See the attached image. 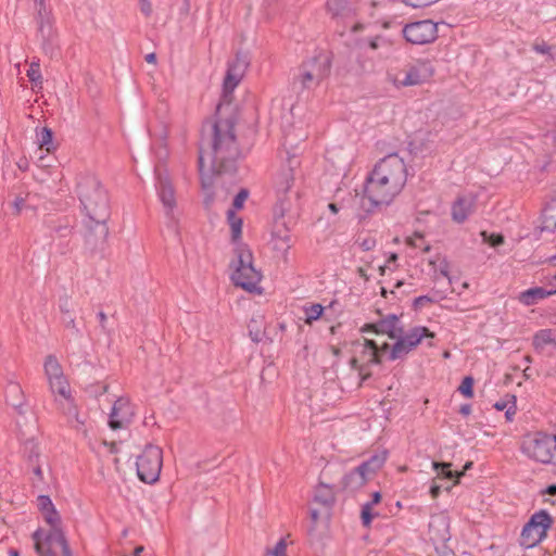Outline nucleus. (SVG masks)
<instances>
[{"mask_svg": "<svg viewBox=\"0 0 556 556\" xmlns=\"http://www.w3.org/2000/svg\"><path fill=\"white\" fill-rule=\"evenodd\" d=\"M287 542L285 539L279 540L273 549H267L266 555L270 556H287Z\"/></svg>", "mask_w": 556, "mask_h": 556, "instance_id": "58836bf2", "label": "nucleus"}, {"mask_svg": "<svg viewBox=\"0 0 556 556\" xmlns=\"http://www.w3.org/2000/svg\"><path fill=\"white\" fill-rule=\"evenodd\" d=\"M441 493V485L437 484L435 481H433L431 488H430V494L432 498H437Z\"/></svg>", "mask_w": 556, "mask_h": 556, "instance_id": "6e6d98bb", "label": "nucleus"}, {"mask_svg": "<svg viewBox=\"0 0 556 556\" xmlns=\"http://www.w3.org/2000/svg\"><path fill=\"white\" fill-rule=\"evenodd\" d=\"M38 507L41 510V513H46L54 508L51 500L48 496L40 495L38 497Z\"/></svg>", "mask_w": 556, "mask_h": 556, "instance_id": "a18cd8bd", "label": "nucleus"}, {"mask_svg": "<svg viewBox=\"0 0 556 556\" xmlns=\"http://www.w3.org/2000/svg\"><path fill=\"white\" fill-rule=\"evenodd\" d=\"M439 0H403V2L407 5H410L413 8H425L429 7Z\"/></svg>", "mask_w": 556, "mask_h": 556, "instance_id": "49530a36", "label": "nucleus"}, {"mask_svg": "<svg viewBox=\"0 0 556 556\" xmlns=\"http://www.w3.org/2000/svg\"><path fill=\"white\" fill-rule=\"evenodd\" d=\"M314 502L319 504L324 508V517L329 520L330 519V510L336 502V495L333 489L320 482L315 490Z\"/></svg>", "mask_w": 556, "mask_h": 556, "instance_id": "412c9836", "label": "nucleus"}, {"mask_svg": "<svg viewBox=\"0 0 556 556\" xmlns=\"http://www.w3.org/2000/svg\"><path fill=\"white\" fill-rule=\"evenodd\" d=\"M43 367L48 381L52 379H59L60 377L64 376L63 368L54 355H48L46 357Z\"/></svg>", "mask_w": 556, "mask_h": 556, "instance_id": "cd10ccee", "label": "nucleus"}, {"mask_svg": "<svg viewBox=\"0 0 556 556\" xmlns=\"http://www.w3.org/2000/svg\"><path fill=\"white\" fill-rule=\"evenodd\" d=\"M230 267L232 268L231 280L235 286L249 292L258 290L262 276L253 266V256L249 249L238 247L235 250V260Z\"/></svg>", "mask_w": 556, "mask_h": 556, "instance_id": "39448f33", "label": "nucleus"}, {"mask_svg": "<svg viewBox=\"0 0 556 556\" xmlns=\"http://www.w3.org/2000/svg\"><path fill=\"white\" fill-rule=\"evenodd\" d=\"M328 208L330 210L331 213L333 214H337L339 212V208H338V205L336 203H330L328 205Z\"/></svg>", "mask_w": 556, "mask_h": 556, "instance_id": "69168bd1", "label": "nucleus"}, {"mask_svg": "<svg viewBox=\"0 0 556 556\" xmlns=\"http://www.w3.org/2000/svg\"><path fill=\"white\" fill-rule=\"evenodd\" d=\"M362 331L387 334L390 339L397 340L404 333V328L400 325L399 317L395 314H390L377 323L364 325Z\"/></svg>", "mask_w": 556, "mask_h": 556, "instance_id": "dca6fc26", "label": "nucleus"}, {"mask_svg": "<svg viewBox=\"0 0 556 556\" xmlns=\"http://www.w3.org/2000/svg\"><path fill=\"white\" fill-rule=\"evenodd\" d=\"M547 493L551 494V495H555L556 494V485H551L547 488Z\"/></svg>", "mask_w": 556, "mask_h": 556, "instance_id": "774afa93", "label": "nucleus"}, {"mask_svg": "<svg viewBox=\"0 0 556 556\" xmlns=\"http://www.w3.org/2000/svg\"><path fill=\"white\" fill-rule=\"evenodd\" d=\"M388 453L382 451L372 455L367 462L356 467L353 471L344 477V488L357 489L364 485L379 469L382 468L387 460Z\"/></svg>", "mask_w": 556, "mask_h": 556, "instance_id": "f8f14e48", "label": "nucleus"}, {"mask_svg": "<svg viewBox=\"0 0 556 556\" xmlns=\"http://www.w3.org/2000/svg\"><path fill=\"white\" fill-rule=\"evenodd\" d=\"M33 540L35 541V549L40 556H56V547H60L63 556H73L65 534L60 527L50 529L45 541L41 539V531L37 530L33 534Z\"/></svg>", "mask_w": 556, "mask_h": 556, "instance_id": "9b49d317", "label": "nucleus"}, {"mask_svg": "<svg viewBox=\"0 0 556 556\" xmlns=\"http://www.w3.org/2000/svg\"><path fill=\"white\" fill-rule=\"evenodd\" d=\"M451 463L433 462V468L438 471L439 478L453 479L456 478L454 484L458 483V479L464 476V471H452Z\"/></svg>", "mask_w": 556, "mask_h": 556, "instance_id": "c756f323", "label": "nucleus"}, {"mask_svg": "<svg viewBox=\"0 0 556 556\" xmlns=\"http://www.w3.org/2000/svg\"><path fill=\"white\" fill-rule=\"evenodd\" d=\"M43 518H45L46 522L48 525H50L51 529L60 527V523H61L60 516L54 508H52L49 511L43 513Z\"/></svg>", "mask_w": 556, "mask_h": 556, "instance_id": "4c0bfd02", "label": "nucleus"}, {"mask_svg": "<svg viewBox=\"0 0 556 556\" xmlns=\"http://www.w3.org/2000/svg\"><path fill=\"white\" fill-rule=\"evenodd\" d=\"M357 273H358L359 277H362L365 281L369 280V277L364 267H358Z\"/></svg>", "mask_w": 556, "mask_h": 556, "instance_id": "e2e57ef3", "label": "nucleus"}, {"mask_svg": "<svg viewBox=\"0 0 556 556\" xmlns=\"http://www.w3.org/2000/svg\"><path fill=\"white\" fill-rule=\"evenodd\" d=\"M228 222L231 228V237L232 240H237L241 236L242 231V219L236 215V213L232 210H229L227 212Z\"/></svg>", "mask_w": 556, "mask_h": 556, "instance_id": "2f4dec72", "label": "nucleus"}, {"mask_svg": "<svg viewBox=\"0 0 556 556\" xmlns=\"http://www.w3.org/2000/svg\"><path fill=\"white\" fill-rule=\"evenodd\" d=\"M359 245L364 251H370L376 247V239L372 237H366L362 239Z\"/></svg>", "mask_w": 556, "mask_h": 556, "instance_id": "09e8293b", "label": "nucleus"}, {"mask_svg": "<svg viewBox=\"0 0 556 556\" xmlns=\"http://www.w3.org/2000/svg\"><path fill=\"white\" fill-rule=\"evenodd\" d=\"M39 149H46L47 152H50L52 149V130L48 127L42 128L40 134Z\"/></svg>", "mask_w": 556, "mask_h": 556, "instance_id": "f704fd0d", "label": "nucleus"}, {"mask_svg": "<svg viewBox=\"0 0 556 556\" xmlns=\"http://www.w3.org/2000/svg\"><path fill=\"white\" fill-rule=\"evenodd\" d=\"M433 73L430 62L418 61L396 73L388 72V80L397 88L416 86L429 80Z\"/></svg>", "mask_w": 556, "mask_h": 556, "instance_id": "1a4fd4ad", "label": "nucleus"}, {"mask_svg": "<svg viewBox=\"0 0 556 556\" xmlns=\"http://www.w3.org/2000/svg\"><path fill=\"white\" fill-rule=\"evenodd\" d=\"M369 47H370L372 50L378 49V40H377V38L371 39V40L369 41Z\"/></svg>", "mask_w": 556, "mask_h": 556, "instance_id": "338daca9", "label": "nucleus"}, {"mask_svg": "<svg viewBox=\"0 0 556 556\" xmlns=\"http://www.w3.org/2000/svg\"><path fill=\"white\" fill-rule=\"evenodd\" d=\"M60 405L64 414L67 416L70 422L73 425V427L78 431L83 430L85 420L80 419L77 407L72 396L68 400H63L62 402H60Z\"/></svg>", "mask_w": 556, "mask_h": 556, "instance_id": "393cba45", "label": "nucleus"}, {"mask_svg": "<svg viewBox=\"0 0 556 556\" xmlns=\"http://www.w3.org/2000/svg\"><path fill=\"white\" fill-rule=\"evenodd\" d=\"M380 501H381V494H380V492H375V493L372 494V500H371V502H369V503L371 504V507H372L374 505H376V504L380 503Z\"/></svg>", "mask_w": 556, "mask_h": 556, "instance_id": "052dcab7", "label": "nucleus"}, {"mask_svg": "<svg viewBox=\"0 0 556 556\" xmlns=\"http://www.w3.org/2000/svg\"><path fill=\"white\" fill-rule=\"evenodd\" d=\"M63 320H64L65 327L67 329L73 330L75 333L79 332L78 327L76 325L75 317L73 316V314L64 315Z\"/></svg>", "mask_w": 556, "mask_h": 556, "instance_id": "de8ad7c7", "label": "nucleus"}, {"mask_svg": "<svg viewBox=\"0 0 556 556\" xmlns=\"http://www.w3.org/2000/svg\"><path fill=\"white\" fill-rule=\"evenodd\" d=\"M140 11L146 15L150 16L152 14V5L149 0H139Z\"/></svg>", "mask_w": 556, "mask_h": 556, "instance_id": "3c124183", "label": "nucleus"}, {"mask_svg": "<svg viewBox=\"0 0 556 556\" xmlns=\"http://www.w3.org/2000/svg\"><path fill=\"white\" fill-rule=\"evenodd\" d=\"M48 382L52 393L59 394L63 400H68L71 397L70 384L65 376H62L59 379L49 380Z\"/></svg>", "mask_w": 556, "mask_h": 556, "instance_id": "c85d7f7f", "label": "nucleus"}, {"mask_svg": "<svg viewBox=\"0 0 556 556\" xmlns=\"http://www.w3.org/2000/svg\"><path fill=\"white\" fill-rule=\"evenodd\" d=\"M36 197V194H31L29 192H26L24 194H17L13 202L10 204L12 214L14 216L20 215L23 211H36V204L33 203L30 200L31 198Z\"/></svg>", "mask_w": 556, "mask_h": 556, "instance_id": "b1692460", "label": "nucleus"}, {"mask_svg": "<svg viewBox=\"0 0 556 556\" xmlns=\"http://www.w3.org/2000/svg\"><path fill=\"white\" fill-rule=\"evenodd\" d=\"M532 344L538 352H543L546 346L556 349V332L552 329H542L533 336Z\"/></svg>", "mask_w": 556, "mask_h": 556, "instance_id": "5701e85b", "label": "nucleus"}, {"mask_svg": "<svg viewBox=\"0 0 556 556\" xmlns=\"http://www.w3.org/2000/svg\"><path fill=\"white\" fill-rule=\"evenodd\" d=\"M355 369L358 371L362 382L367 380L371 375L370 371L366 370V366L358 365V368H355Z\"/></svg>", "mask_w": 556, "mask_h": 556, "instance_id": "864d4df0", "label": "nucleus"}, {"mask_svg": "<svg viewBox=\"0 0 556 556\" xmlns=\"http://www.w3.org/2000/svg\"><path fill=\"white\" fill-rule=\"evenodd\" d=\"M547 285L551 287V289L547 290V292H552V294H555L556 293V274L549 278Z\"/></svg>", "mask_w": 556, "mask_h": 556, "instance_id": "4d7b16f0", "label": "nucleus"}, {"mask_svg": "<svg viewBox=\"0 0 556 556\" xmlns=\"http://www.w3.org/2000/svg\"><path fill=\"white\" fill-rule=\"evenodd\" d=\"M159 197L166 210V215L173 217L176 206L175 189L167 174L157 170Z\"/></svg>", "mask_w": 556, "mask_h": 556, "instance_id": "f3484780", "label": "nucleus"}, {"mask_svg": "<svg viewBox=\"0 0 556 556\" xmlns=\"http://www.w3.org/2000/svg\"><path fill=\"white\" fill-rule=\"evenodd\" d=\"M132 415L129 401L124 397H119L115 401L112 412L110 414L109 425L113 430L122 429L127 422H129Z\"/></svg>", "mask_w": 556, "mask_h": 556, "instance_id": "aec40b11", "label": "nucleus"}, {"mask_svg": "<svg viewBox=\"0 0 556 556\" xmlns=\"http://www.w3.org/2000/svg\"><path fill=\"white\" fill-rule=\"evenodd\" d=\"M542 230L556 231V201L544 211Z\"/></svg>", "mask_w": 556, "mask_h": 556, "instance_id": "7c9ffc66", "label": "nucleus"}, {"mask_svg": "<svg viewBox=\"0 0 556 556\" xmlns=\"http://www.w3.org/2000/svg\"><path fill=\"white\" fill-rule=\"evenodd\" d=\"M163 465V451L156 445L149 444L137 457L138 478L146 483H154L159 480Z\"/></svg>", "mask_w": 556, "mask_h": 556, "instance_id": "6e6552de", "label": "nucleus"}, {"mask_svg": "<svg viewBox=\"0 0 556 556\" xmlns=\"http://www.w3.org/2000/svg\"><path fill=\"white\" fill-rule=\"evenodd\" d=\"M248 62L244 58L237 56L236 60L229 65L224 79V97L227 98L238 86L242 79Z\"/></svg>", "mask_w": 556, "mask_h": 556, "instance_id": "a211bd4d", "label": "nucleus"}, {"mask_svg": "<svg viewBox=\"0 0 556 556\" xmlns=\"http://www.w3.org/2000/svg\"><path fill=\"white\" fill-rule=\"evenodd\" d=\"M248 62L244 58L237 56L236 60L229 65L224 79V97L227 98L238 86L242 79Z\"/></svg>", "mask_w": 556, "mask_h": 556, "instance_id": "6ab92c4d", "label": "nucleus"}, {"mask_svg": "<svg viewBox=\"0 0 556 556\" xmlns=\"http://www.w3.org/2000/svg\"><path fill=\"white\" fill-rule=\"evenodd\" d=\"M494 407L497 409V410H504L507 408V403L505 401H498L494 404Z\"/></svg>", "mask_w": 556, "mask_h": 556, "instance_id": "680f3d73", "label": "nucleus"}, {"mask_svg": "<svg viewBox=\"0 0 556 556\" xmlns=\"http://www.w3.org/2000/svg\"><path fill=\"white\" fill-rule=\"evenodd\" d=\"M59 308L61 313L64 315L73 314V305L71 298L68 295H64L59 300Z\"/></svg>", "mask_w": 556, "mask_h": 556, "instance_id": "a19ab883", "label": "nucleus"}, {"mask_svg": "<svg viewBox=\"0 0 556 556\" xmlns=\"http://www.w3.org/2000/svg\"><path fill=\"white\" fill-rule=\"evenodd\" d=\"M299 166L298 157L289 156L287 164L279 169L274 180L276 193L275 216L281 219L299 208L302 197Z\"/></svg>", "mask_w": 556, "mask_h": 556, "instance_id": "20e7f679", "label": "nucleus"}, {"mask_svg": "<svg viewBox=\"0 0 556 556\" xmlns=\"http://www.w3.org/2000/svg\"><path fill=\"white\" fill-rule=\"evenodd\" d=\"M35 8H36V11H37V20H38L39 29L42 30L45 24L49 22V13L46 10V5L45 4L42 7L41 5H37Z\"/></svg>", "mask_w": 556, "mask_h": 556, "instance_id": "ea45409f", "label": "nucleus"}, {"mask_svg": "<svg viewBox=\"0 0 556 556\" xmlns=\"http://www.w3.org/2000/svg\"><path fill=\"white\" fill-rule=\"evenodd\" d=\"M475 198L472 195L458 197L452 206V218L456 223H463L472 213Z\"/></svg>", "mask_w": 556, "mask_h": 556, "instance_id": "4be33fe9", "label": "nucleus"}, {"mask_svg": "<svg viewBox=\"0 0 556 556\" xmlns=\"http://www.w3.org/2000/svg\"><path fill=\"white\" fill-rule=\"evenodd\" d=\"M459 392L470 399L473 396V378L470 377V376H467L463 379L459 388H458Z\"/></svg>", "mask_w": 556, "mask_h": 556, "instance_id": "c9c22d12", "label": "nucleus"}, {"mask_svg": "<svg viewBox=\"0 0 556 556\" xmlns=\"http://www.w3.org/2000/svg\"><path fill=\"white\" fill-rule=\"evenodd\" d=\"M249 197V191L247 189H241L238 194L233 199V202H232V206L236 208V210H240L242 208L245 200L248 199Z\"/></svg>", "mask_w": 556, "mask_h": 556, "instance_id": "37998d69", "label": "nucleus"}, {"mask_svg": "<svg viewBox=\"0 0 556 556\" xmlns=\"http://www.w3.org/2000/svg\"><path fill=\"white\" fill-rule=\"evenodd\" d=\"M553 525V518L545 510H540L531 516L520 534V545L526 548L536 546L545 536Z\"/></svg>", "mask_w": 556, "mask_h": 556, "instance_id": "9d476101", "label": "nucleus"}, {"mask_svg": "<svg viewBox=\"0 0 556 556\" xmlns=\"http://www.w3.org/2000/svg\"><path fill=\"white\" fill-rule=\"evenodd\" d=\"M324 307L320 304H313L305 309V323L311 325L314 320L318 319L323 314Z\"/></svg>", "mask_w": 556, "mask_h": 556, "instance_id": "72a5a7b5", "label": "nucleus"}, {"mask_svg": "<svg viewBox=\"0 0 556 556\" xmlns=\"http://www.w3.org/2000/svg\"><path fill=\"white\" fill-rule=\"evenodd\" d=\"M356 346L361 348L359 355L351 358V367L358 368V365L367 366L380 363V353L389 349L388 343H383L378 348L374 340L364 339V341L356 342Z\"/></svg>", "mask_w": 556, "mask_h": 556, "instance_id": "2eb2a0df", "label": "nucleus"}, {"mask_svg": "<svg viewBox=\"0 0 556 556\" xmlns=\"http://www.w3.org/2000/svg\"><path fill=\"white\" fill-rule=\"evenodd\" d=\"M330 60L327 55L319 54L302 64L294 84H300L302 89H314L329 75Z\"/></svg>", "mask_w": 556, "mask_h": 556, "instance_id": "0eeeda50", "label": "nucleus"}, {"mask_svg": "<svg viewBox=\"0 0 556 556\" xmlns=\"http://www.w3.org/2000/svg\"><path fill=\"white\" fill-rule=\"evenodd\" d=\"M515 402L513 403V406L508 407L506 409L505 416L507 420H511L513 416L515 415Z\"/></svg>", "mask_w": 556, "mask_h": 556, "instance_id": "13d9d810", "label": "nucleus"}, {"mask_svg": "<svg viewBox=\"0 0 556 556\" xmlns=\"http://www.w3.org/2000/svg\"><path fill=\"white\" fill-rule=\"evenodd\" d=\"M440 274L448 279V282L451 283V278L448 276V264L447 262L443 261L439 267Z\"/></svg>", "mask_w": 556, "mask_h": 556, "instance_id": "5fc2aeb1", "label": "nucleus"}, {"mask_svg": "<svg viewBox=\"0 0 556 556\" xmlns=\"http://www.w3.org/2000/svg\"><path fill=\"white\" fill-rule=\"evenodd\" d=\"M278 218L276 217V229L274 230V248L287 252L291 248V236L288 229H279Z\"/></svg>", "mask_w": 556, "mask_h": 556, "instance_id": "a878e982", "label": "nucleus"}, {"mask_svg": "<svg viewBox=\"0 0 556 556\" xmlns=\"http://www.w3.org/2000/svg\"><path fill=\"white\" fill-rule=\"evenodd\" d=\"M75 191L83 207L87 231L89 235L105 240L109 235L108 222L111 216L106 190L97 176L91 173H81L77 176Z\"/></svg>", "mask_w": 556, "mask_h": 556, "instance_id": "7ed1b4c3", "label": "nucleus"}, {"mask_svg": "<svg viewBox=\"0 0 556 556\" xmlns=\"http://www.w3.org/2000/svg\"><path fill=\"white\" fill-rule=\"evenodd\" d=\"M459 413L465 416L469 415L471 413V406L469 404L462 405Z\"/></svg>", "mask_w": 556, "mask_h": 556, "instance_id": "bf43d9fd", "label": "nucleus"}, {"mask_svg": "<svg viewBox=\"0 0 556 556\" xmlns=\"http://www.w3.org/2000/svg\"><path fill=\"white\" fill-rule=\"evenodd\" d=\"M422 338H434V333L426 327H416L408 333H403L392 346L390 358L395 361L407 354L421 342Z\"/></svg>", "mask_w": 556, "mask_h": 556, "instance_id": "4468645a", "label": "nucleus"}, {"mask_svg": "<svg viewBox=\"0 0 556 556\" xmlns=\"http://www.w3.org/2000/svg\"><path fill=\"white\" fill-rule=\"evenodd\" d=\"M146 61L148 63L154 64L156 62V54L155 53H149L146 55Z\"/></svg>", "mask_w": 556, "mask_h": 556, "instance_id": "0e129e2a", "label": "nucleus"}, {"mask_svg": "<svg viewBox=\"0 0 556 556\" xmlns=\"http://www.w3.org/2000/svg\"><path fill=\"white\" fill-rule=\"evenodd\" d=\"M237 154L233 123L230 119L215 121L210 124L208 130L204 128L199 151V170L202 188L206 191V206L213 202V193L210 190L215 179L232 169Z\"/></svg>", "mask_w": 556, "mask_h": 556, "instance_id": "f257e3e1", "label": "nucleus"}, {"mask_svg": "<svg viewBox=\"0 0 556 556\" xmlns=\"http://www.w3.org/2000/svg\"><path fill=\"white\" fill-rule=\"evenodd\" d=\"M324 508L321 507V509H312L311 510V519H312V522L313 525L315 526L319 519H325L327 520L325 517H324Z\"/></svg>", "mask_w": 556, "mask_h": 556, "instance_id": "603ef678", "label": "nucleus"}, {"mask_svg": "<svg viewBox=\"0 0 556 556\" xmlns=\"http://www.w3.org/2000/svg\"><path fill=\"white\" fill-rule=\"evenodd\" d=\"M407 180V168L397 153L381 159L366 178L364 197L375 205L390 204L403 190Z\"/></svg>", "mask_w": 556, "mask_h": 556, "instance_id": "f03ea898", "label": "nucleus"}, {"mask_svg": "<svg viewBox=\"0 0 556 556\" xmlns=\"http://www.w3.org/2000/svg\"><path fill=\"white\" fill-rule=\"evenodd\" d=\"M403 36L413 45H426L438 37V25L430 20L410 23L403 28Z\"/></svg>", "mask_w": 556, "mask_h": 556, "instance_id": "ddd939ff", "label": "nucleus"}, {"mask_svg": "<svg viewBox=\"0 0 556 556\" xmlns=\"http://www.w3.org/2000/svg\"><path fill=\"white\" fill-rule=\"evenodd\" d=\"M432 302H434V300H433V299H431L430 296H428V295H421V296H418V298H416V299L414 300V307H415V308H420V307H422V306H425V305H427V304H430V303H432Z\"/></svg>", "mask_w": 556, "mask_h": 556, "instance_id": "8fccbe9b", "label": "nucleus"}, {"mask_svg": "<svg viewBox=\"0 0 556 556\" xmlns=\"http://www.w3.org/2000/svg\"><path fill=\"white\" fill-rule=\"evenodd\" d=\"M27 77L33 81L36 86H41L42 84V76L40 73V64L39 61H33L30 63V66L27 71Z\"/></svg>", "mask_w": 556, "mask_h": 556, "instance_id": "473e14b6", "label": "nucleus"}, {"mask_svg": "<svg viewBox=\"0 0 556 556\" xmlns=\"http://www.w3.org/2000/svg\"><path fill=\"white\" fill-rule=\"evenodd\" d=\"M481 237L484 242L489 243L491 247H498L504 243V236L501 233H491L489 235L486 231L481 232Z\"/></svg>", "mask_w": 556, "mask_h": 556, "instance_id": "e433bc0d", "label": "nucleus"}, {"mask_svg": "<svg viewBox=\"0 0 556 556\" xmlns=\"http://www.w3.org/2000/svg\"><path fill=\"white\" fill-rule=\"evenodd\" d=\"M548 295H552V292H547V290L538 287L521 292L519 295V301L525 305L530 306Z\"/></svg>", "mask_w": 556, "mask_h": 556, "instance_id": "bb28decb", "label": "nucleus"}, {"mask_svg": "<svg viewBox=\"0 0 556 556\" xmlns=\"http://www.w3.org/2000/svg\"><path fill=\"white\" fill-rule=\"evenodd\" d=\"M371 504L370 503H366L365 505H363V508H362V521H363V525L365 527H369L370 523H371V520L374 518V515L371 514Z\"/></svg>", "mask_w": 556, "mask_h": 556, "instance_id": "79ce46f5", "label": "nucleus"}, {"mask_svg": "<svg viewBox=\"0 0 556 556\" xmlns=\"http://www.w3.org/2000/svg\"><path fill=\"white\" fill-rule=\"evenodd\" d=\"M533 50L541 54L551 55L553 47L547 45L545 41H535L532 46Z\"/></svg>", "mask_w": 556, "mask_h": 556, "instance_id": "c03bdc74", "label": "nucleus"}, {"mask_svg": "<svg viewBox=\"0 0 556 556\" xmlns=\"http://www.w3.org/2000/svg\"><path fill=\"white\" fill-rule=\"evenodd\" d=\"M522 452L530 458L543 464L551 463L556 456V433L534 432L525 435Z\"/></svg>", "mask_w": 556, "mask_h": 556, "instance_id": "423d86ee", "label": "nucleus"}]
</instances>
